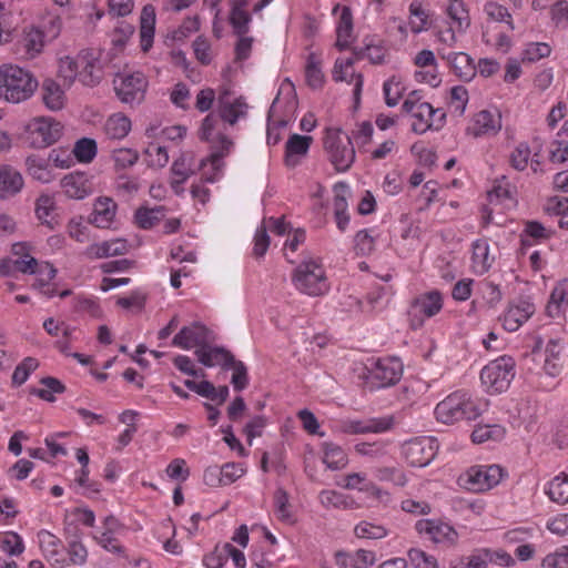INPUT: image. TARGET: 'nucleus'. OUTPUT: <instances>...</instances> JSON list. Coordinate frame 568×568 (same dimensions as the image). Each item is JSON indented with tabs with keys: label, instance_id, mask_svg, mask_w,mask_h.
<instances>
[{
	"label": "nucleus",
	"instance_id": "obj_1",
	"mask_svg": "<svg viewBox=\"0 0 568 568\" xmlns=\"http://www.w3.org/2000/svg\"><path fill=\"white\" fill-rule=\"evenodd\" d=\"M488 407V402L474 396L467 390L459 389L439 402L435 407V416L443 424H454L459 420H475Z\"/></svg>",
	"mask_w": 568,
	"mask_h": 568
},
{
	"label": "nucleus",
	"instance_id": "obj_2",
	"mask_svg": "<svg viewBox=\"0 0 568 568\" xmlns=\"http://www.w3.org/2000/svg\"><path fill=\"white\" fill-rule=\"evenodd\" d=\"M39 83L34 75L17 64L0 67V99L10 103H21L29 100Z\"/></svg>",
	"mask_w": 568,
	"mask_h": 568
},
{
	"label": "nucleus",
	"instance_id": "obj_3",
	"mask_svg": "<svg viewBox=\"0 0 568 568\" xmlns=\"http://www.w3.org/2000/svg\"><path fill=\"white\" fill-rule=\"evenodd\" d=\"M291 280L300 293L311 297L324 296L331 290V282L321 258H304L292 272Z\"/></svg>",
	"mask_w": 568,
	"mask_h": 568
},
{
	"label": "nucleus",
	"instance_id": "obj_4",
	"mask_svg": "<svg viewBox=\"0 0 568 568\" xmlns=\"http://www.w3.org/2000/svg\"><path fill=\"white\" fill-rule=\"evenodd\" d=\"M225 124L220 114L211 112L202 121L200 138L211 144L212 163L219 170L222 166V158L227 156L233 149V141L225 134Z\"/></svg>",
	"mask_w": 568,
	"mask_h": 568
},
{
	"label": "nucleus",
	"instance_id": "obj_5",
	"mask_svg": "<svg viewBox=\"0 0 568 568\" xmlns=\"http://www.w3.org/2000/svg\"><path fill=\"white\" fill-rule=\"evenodd\" d=\"M515 365L513 357L504 355L484 366L480 381L486 390L489 394L507 390L515 377Z\"/></svg>",
	"mask_w": 568,
	"mask_h": 568
},
{
	"label": "nucleus",
	"instance_id": "obj_6",
	"mask_svg": "<svg viewBox=\"0 0 568 568\" xmlns=\"http://www.w3.org/2000/svg\"><path fill=\"white\" fill-rule=\"evenodd\" d=\"M324 150L336 171H347L355 160V149L348 135L341 129H327L324 138Z\"/></svg>",
	"mask_w": 568,
	"mask_h": 568
},
{
	"label": "nucleus",
	"instance_id": "obj_7",
	"mask_svg": "<svg viewBox=\"0 0 568 568\" xmlns=\"http://www.w3.org/2000/svg\"><path fill=\"white\" fill-rule=\"evenodd\" d=\"M366 371V377L372 387L386 388L400 381L404 366L398 357L386 356L369 361Z\"/></svg>",
	"mask_w": 568,
	"mask_h": 568
},
{
	"label": "nucleus",
	"instance_id": "obj_8",
	"mask_svg": "<svg viewBox=\"0 0 568 568\" xmlns=\"http://www.w3.org/2000/svg\"><path fill=\"white\" fill-rule=\"evenodd\" d=\"M506 476L507 471L499 465H476L460 476V481L470 491L484 493L496 487Z\"/></svg>",
	"mask_w": 568,
	"mask_h": 568
},
{
	"label": "nucleus",
	"instance_id": "obj_9",
	"mask_svg": "<svg viewBox=\"0 0 568 568\" xmlns=\"http://www.w3.org/2000/svg\"><path fill=\"white\" fill-rule=\"evenodd\" d=\"M62 129V124L52 118H34L26 125L27 141L34 149L48 148L61 138Z\"/></svg>",
	"mask_w": 568,
	"mask_h": 568
},
{
	"label": "nucleus",
	"instance_id": "obj_10",
	"mask_svg": "<svg viewBox=\"0 0 568 568\" xmlns=\"http://www.w3.org/2000/svg\"><path fill=\"white\" fill-rule=\"evenodd\" d=\"M113 83L116 97L122 103L139 104L144 100L148 79L142 72L118 74Z\"/></svg>",
	"mask_w": 568,
	"mask_h": 568
},
{
	"label": "nucleus",
	"instance_id": "obj_11",
	"mask_svg": "<svg viewBox=\"0 0 568 568\" xmlns=\"http://www.w3.org/2000/svg\"><path fill=\"white\" fill-rule=\"evenodd\" d=\"M443 308V295L433 290L416 296L409 306L410 326L417 329L423 326L426 318L437 315Z\"/></svg>",
	"mask_w": 568,
	"mask_h": 568
},
{
	"label": "nucleus",
	"instance_id": "obj_12",
	"mask_svg": "<svg viewBox=\"0 0 568 568\" xmlns=\"http://www.w3.org/2000/svg\"><path fill=\"white\" fill-rule=\"evenodd\" d=\"M438 442L433 437H418L406 442L402 447L405 460L413 467H425L436 456Z\"/></svg>",
	"mask_w": 568,
	"mask_h": 568
},
{
	"label": "nucleus",
	"instance_id": "obj_13",
	"mask_svg": "<svg viewBox=\"0 0 568 568\" xmlns=\"http://www.w3.org/2000/svg\"><path fill=\"white\" fill-rule=\"evenodd\" d=\"M48 41L41 33V28L34 24L27 26L22 29L19 38L14 43V53L20 60H33L42 52Z\"/></svg>",
	"mask_w": 568,
	"mask_h": 568
},
{
	"label": "nucleus",
	"instance_id": "obj_14",
	"mask_svg": "<svg viewBox=\"0 0 568 568\" xmlns=\"http://www.w3.org/2000/svg\"><path fill=\"white\" fill-rule=\"evenodd\" d=\"M80 67V82L87 87L97 85L103 78L102 52L95 49H85L78 53Z\"/></svg>",
	"mask_w": 568,
	"mask_h": 568
},
{
	"label": "nucleus",
	"instance_id": "obj_15",
	"mask_svg": "<svg viewBox=\"0 0 568 568\" xmlns=\"http://www.w3.org/2000/svg\"><path fill=\"white\" fill-rule=\"evenodd\" d=\"M212 332L201 322H194L191 325L183 326L173 337L172 345L182 349H191L193 347H203L213 341Z\"/></svg>",
	"mask_w": 568,
	"mask_h": 568
},
{
	"label": "nucleus",
	"instance_id": "obj_16",
	"mask_svg": "<svg viewBox=\"0 0 568 568\" xmlns=\"http://www.w3.org/2000/svg\"><path fill=\"white\" fill-rule=\"evenodd\" d=\"M248 105L243 97H236L229 90H223L217 97V112L220 118L230 125H234L247 114Z\"/></svg>",
	"mask_w": 568,
	"mask_h": 568
},
{
	"label": "nucleus",
	"instance_id": "obj_17",
	"mask_svg": "<svg viewBox=\"0 0 568 568\" xmlns=\"http://www.w3.org/2000/svg\"><path fill=\"white\" fill-rule=\"evenodd\" d=\"M102 531L94 534L92 538L104 550L124 556L125 549L118 539V535L122 531L123 525L114 516H106L102 521Z\"/></svg>",
	"mask_w": 568,
	"mask_h": 568
},
{
	"label": "nucleus",
	"instance_id": "obj_18",
	"mask_svg": "<svg viewBox=\"0 0 568 568\" xmlns=\"http://www.w3.org/2000/svg\"><path fill=\"white\" fill-rule=\"evenodd\" d=\"M415 529L436 544L454 545L458 539V534L454 527L440 520L420 519L416 523Z\"/></svg>",
	"mask_w": 568,
	"mask_h": 568
},
{
	"label": "nucleus",
	"instance_id": "obj_19",
	"mask_svg": "<svg viewBox=\"0 0 568 568\" xmlns=\"http://www.w3.org/2000/svg\"><path fill=\"white\" fill-rule=\"evenodd\" d=\"M410 113L415 119L412 131L417 134H423L428 130H439L445 124V112L440 109H434L430 103L418 105V109Z\"/></svg>",
	"mask_w": 568,
	"mask_h": 568
},
{
	"label": "nucleus",
	"instance_id": "obj_20",
	"mask_svg": "<svg viewBox=\"0 0 568 568\" xmlns=\"http://www.w3.org/2000/svg\"><path fill=\"white\" fill-rule=\"evenodd\" d=\"M535 305L527 298H519L509 304L507 311L499 318L503 327L508 332L517 331L535 313Z\"/></svg>",
	"mask_w": 568,
	"mask_h": 568
},
{
	"label": "nucleus",
	"instance_id": "obj_21",
	"mask_svg": "<svg viewBox=\"0 0 568 568\" xmlns=\"http://www.w3.org/2000/svg\"><path fill=\"white\" fill-rule=\"evenodd\" d=\"M393 425V416H383L366 420H347L343 423L342 432L345 434L384 433L389 430Z\"/></svg>",
	"mask_w": 568,
	"mask_h": 568
},
{
	"label": "nucleus",
	"instance_id": "obj_22",
	"mask_svg": "<svg viewBox=\"0 0 568 568\" xmlns=\"http://www.w3.org/2000/svg\"><path fill=\"white\" fill-rule=\"evenodd\" d=\"M468 130L475 138L494 136L501 130V115L488 110L479 111Z\"/></svg>",
	"mask_w": 568,
	"mask_h": 568
},
{
	"label": "nucleus",
	"instance_id": "obj_23",
	"mask_svg": "<svg viewBox=\"0 0 568 568\" xmlns=\"http://www.w3.org/2000/svg\"><path fill=\"white\" fill-rule=\"evenodd\" d=\"M267 223L268 224L266 225V221L264 220L263 223L256 229L253 239V255L255 257L264 256L270 246V236L267 234V229H270L277 235L284 234V215L277 219L270 217Z\"/></svg>",
	"mask_w": 568,
	"mask_h": 568
},
{
	"label": "nucleus",
	"instance_id": "obj_24",
	"mask_svg": "<svg viewBox=\"0 0 568 568\" xmlns=\"http://www.w3.org/2000/svg\"><path fill=\"white\" fill-rule=\"evenodd\" d=\"M313 138L293 133L286 140V168L300 165L307 156Z\"/></svg>",
	"mask_w": 568,
	"mask_h": 568
},
{
	"label": "nucleus",
	"instance_id": "obj_25",
	"mask_svg": "<svg viewBox=\"0 0 568 568\" xmlns=\"http://www.w3.org/2000/svg\"><path fill=\"white\" fill-rule=\"evenodd\" d=\"M195 355L202 365L206 367L221 366L223 369L230 368V364H232L234 357L226 348L221 346H210L209 344L196 348Z\"/></svg>",
	"mask_w": 568,
	"mask_h": 568
},
{
	"label": "nucleus",
	"instance_id": "obj_26",
	"mask_svg": "<svg viewBox=\"0 0 568 568\" xmlns=\"http://www.w3.org/2000/svg\"><path fill=\"white\" fill-rule=\"evenodd\" d=\"M64 194L74 200H82L91 194L92 183L83 172H72L61 180Z\"/></svg>",
	"mask_w": 568,
	"mask_h": 568
},
{
	"label": "nucleus",
	"instance_id": "obj_27",
	"mask_svg": "<svg viewBox=\"0 0 568 568\" xmlns=\"http://www.w3.org/2000/svg\"><path fill=\"white\" fill-rule=\"evenodd\" d=\"M450 65L454 74L462 81L468 82L474 79L477 72V67L474 59L465 52H450L443 55Z\"/></svg>",
	"mask_w": 568,
	"mask_h": 568
},
{
	"label": "nucleus",
	"instance_id": "obj_28",
	"mask_svg": "<svg viewBox=\"0 0 568 568\" xmlns=\"http://www.w3.org/2000/svg\"><path fill=\"white\" fill-rule=\"evenodd\" d=\"M23 184V178L18 170L0 164V199L14 196L22 190Z\"/></svg>",
	"mask_w": 568,
	"mask_h": 568
},
{
	"label": "nucleus",
	"instance_id": "obj_29",
	"mask_svg": "<svg viewBox=\"0 0 568 568\" xmlns=\"http://www.w3.org/2000/svg\"><path fill=\"white\" fill-rule=\"evenodd\" d=\"M322 462L331 470H341L348 465V456L344 448L331 440L321 443Z\"/></svg>",
	"mask_w": 568,
	"mask_h": 568
},
{
	"label": "nucleus",
	"instance_id": "obj_30",
	"mask_svg": "<svg viewBox=\"0 0 568 568\" xmlns=\"http://www.w3.org/2000/svg\"><path fill=\"white\" fill-rule=\"evenodd\" d=\"M38 540L43 556L51 565L62 566L65 564V559L60 550L61 541L55 535L43 529L38 532Z\"/></svg>",
	"mask_w": 568,
	"mask_h": 568
},
{
	"label": "nucleus",
	"instance_id": "obj_31",
	"mask_svg": "<svg viewBox=\"0 0 568 568\" xmlns=\"http://www.w3.org/2000/svg\"><path fill=\"white\" fill-rule=\"evenodd\" d=\"M155 32V9L151 4L143 7L140 16V43L143 52H148L153 44Z\"/></svg>",
	"mask_w": 568,
	"mask_h": 568
},
{
	"label": "nucleus",
	"instance_id": "obj_32",
	"mask_svg": "<svg viewBox=\"0 0 568 568\" xmlns=\"http://www.w3.org/2000/svg\"><path fill=\"white\" fill-rule=\"evenodd\" d=\"M37 219L50 230H54L59 225L57 204L54 197L49 194H41L36 201Z\"/></svg>",
	"mask_w": 568,
	"mask_h": 568
},
{
	"label": "nucleus",
	"instance_id": "obj_33",
	"mask_svg": "<svg viewBox=\"0 0 568 568\" xmlns=\"http://www.w3.org/2000/svg\"><path fill=\"white\" fill-rule=\"evenodd\" d=\"M132 122L121 112L111 114L104 122L103 132L110 140H122L131 131Z\"/></svg>",
	"mask_w": 568,
	"mask_h": 568
},
{
	"label": "nucleus",
	"instance_id": "obj_34",
	"mask_svg": "<svg viewBox=\"0 0 568 568\" xmlns=\"http://www.w3.org/2000/svg\"><path fill=\"white\" fill-rule=\"evenodd\" d=\"M116 204L110 197H100L94 203L91 223L97 227L106 229L113 222Z\"/></svg>",
	"mask_w": 568,
	"mask_h": 568
},
{
	"label": "nucleus",
	"instance_id": "obj_35",
	"mask_svg": "<svg viewBox=\"0 0 568 568\" xmlns=\"http://www.w3.org/2000/svg\"><path fill=\"white\" fill-rule=\"evenodd\" d=\"M473 270L476 274L483 275L491 267L494 257L489 254V244L487 240H476L473 243Z\"/></svg>",
	"mask_w": 568,
	"mask_h": 568
},
{
	"label": "nucleus",
	"instance_id": "obj_36",
	"mask_svg": "<svg viewBox=\"0 0 568 568\" xmlns=\"http://www.w3.org/2000/svg\"><path fill=\"white\" fill-rule=\"evenodd\" d=\"M42 100L48 109L58 111L64 106L65 94L59 83L52 79H45L42 82Z\"/></svg>",
	"mask_w": 568,
	"mask_h": 568
},
{
	"label": "nucleus",
	"instance_id": "obj_37",
	"mask_svg": "<svg viewBox=\"0 0 568 568\" xmlns=\"http://www.w3.org/2000/svg\"><path fill=\"white\" fill-rule=\"evenodd\" d=\"M37 272H38L37 258H28V260L2 258V260H0V275L1 276H13L16 273L36 274Z\"/></svg>",
	"mask_w": 568,
	"mask_h": 568
},
{
	"label": "nucleus",
	"instance_id": "obj_38",
	"mask_svg": "<svg viewBox=\"0 0 568 568\" xmlns=\"http://www.w3.org/2000/svg\"><path fill=\"white\" fill-rule=\"evenodd\" d=\"M353 32V14L348 7L341 9V16L336 27V47L339 50L348 48Z\"/></svg>",
	"mask_w": 568,
	"mask_h": 568
},
{
	"label": "nucleus",
	"instance_id": "obj_39",
	"mask_svg": "<svg viewBox=\"0 0 568 568\" xmlns=\"http://www.w3.org/2000/svg\"><path fill=\"white\" fill-rule=\"evenodd\" d=\"M447 16L455 23L456 31L465 33L470 27L468 9L463 0H448Z\"/></svg>",
	"mask_w": 568,
	"mask_h": 568
},
{
	"label": "nucleus",
	"instance_id": "obj_40",
	"mask_svg": "<svg viewBox=\"0 0 568 568\" xmlns=\"http://www.w3.org/2000/svg\"><path fill=\"white\" fill-rule=\"evenodd\" d=\"M245 0H234L230 14V23L237 36H245L248 32L251 17L245 10Z\"/></svg>",
	"mask_w": 568,
	"mask_h": 568
},
{
	"label": "nucleus",
	"instance_id": "obj_41",
	"mask_svg": "<svg viewBox=\"0 0 568 568\" xmlns=\"http://www.w3.org/2000/svg\"><path fill=\"white\" fill-rule=\"evenodd\" d=\"M321 64V58L316 53L311 52L305 65V78L307 85L312 89H321L325 82Z\"/></svg>",
	"mask_w": 568,
	"mask_h": 568
},
{
	"label": "nucleus",
	"instance_id": "obj_42",
	"mask_svg": "<svg viewBox=\"0 0 568 568\" xmlns=\"http://www.w3.org/2000/svg\"><path fill=\"white\" fill-rule=\"evenodd\" d=\"M282 85L278 89V93L276 98L274 99L267 116V144L275 145L281 141V132L282 128L284 126V120L282 118H278L277 120L274 119L276 110H277V103L280 102V93H281Z\"/></svg>",
	"mask_w": 568,
	"mask_h": 568
},
{
	"label": "nucleus",
	"instance_id": "obj_43",
	"mask_svg": "<svg viewBox=\"0 0 568 568\" xmlns=\"http://www.w3.org/2000/svg\"><path fill=\"white\" fill-rule=\"evenodd\" d=\"M320 503L327 509L336 508V509H348L352 508L355 501L336 490L324 489L318 495Z\"/></svg>",
	"mask_w": 568,
	"mask_h": 568
},
{
	"label": "nucleus",
	"instance_id": "obj_44",
	"mask_svg": "<svg viewBox=\"0 0 568 568\" xmlns=\"http://www.w3.org/2000/svg\"><path fill=\"white\" fill-rule=\"evenodd\" d=\"M552 235L554 231L546 229L541 223L537 221H527L525 223V229L521 234V244L523 246H530L532 244L526 237H530L536 242H541L549 240Z\"/></svg>",
	"mask_w": 568,
	"mask_h": 568
},
{
	"label": "nucleus",
	"instance_id": "obj_45",
	"mask_svg": "<svg viewBox=\"0 0 568 568\" xmlns=\"http://www.w3.org/2000/svg\"><path fill=\"white\" fill-rule=\"evenodd\" d=\"M405 91L406 88L402 78L398 75H392L383 84L385 103L390 108L397 105Z\"/></svg>",
	"mask_w": 568,
	"mask_h": 568
},
{
	"label": "nucleus",
	"instance_id": "obj_46",
	"mask_svg": "<svg viewBox=\"0 0 568 568\" xmlns=\"http://www.w3.org/2000/svg\"><path fill=\"white\" fill-rule=\"evenodd\" d=\"M546 494L557 504L568 503V475L561 473L549 481Z\"/></svg>",
	"mask_w": 568,
	"mask_h": 568
},
{
	"label": "nucleus",
	"instance_id": "obj_47",
	"mask_svg": "<svg viewBox=\"0 0 568 568\" xmlns=\"http://www.w3.org/2000/svg\"><path fill=\"white\" fill-rule=\"evenodd\" d=\"M505 433V428L498 424L477 425L471 433V439L477 444L487 440H500L504 438Z\"/></svg>",
	"mask_w": 568,
	"mask_h": 568
},
{
	"label": "nucleus",
	"instance_id": "obj_48",
	"mask_svg": "<svg viewBox=\"0 0 568 568\" xmlns=\"http://www.w3.org/2000/svg\"><path fill=\"white\" fill-rule=\"evenodd\" d=\"M194 166L195 165L193 155L189 153H183L172 163V178L187 181V179L195 173Z\"/></svg>",
	"mask_w": 568,
	"mask_h": 568
},
{
	"label": "nucleus",
	"instance_id": "obj_49",
	"mask_svg": "<svg viewBox=\"0 0 568 568\" xmlns=\"http://www.w3.org/2000/svg\"><path fill=\"white\" fill-rule=\"evenodd\" d=\"M22 537L16 531H4L0 534V549L11 556H20L24 551Z\"/></svg>",
	"mask_w": 568,
	"mask_h": 568
},
{
	"label": "nucleus",
	"instance_id": "obj_50",
	"mask_svg": "<svg viewBox=\"0 0 568 568\" xmlns=\"http://www.w3.org/2000/svg\"><path fill=\"white\" fill-rule=\"evenodd\" d=\"M164 217V207L156 206L153 209L141 207L135 212L136 224L144 230L152 229Z\"/></svg>",
	"mask_w": 568,
	"mask_h": 568
},
{
	"label": "nucleus",
	"instance_id": "obj_51",
	"mask_svg": "<svg viewBox=\"0 0 568 568\" xmlns=\"http://www.w3.org/2000/svg\"><path fill=\"white\" fill-rule=\"evenodd\" d=\"M29 174L41 183H50L53 180L49 164L44 159L29 156L27 159Z\"/></svg>",
	"mask_w": 568,
	"mask_h": 568
},
{
	"label": "nucleus",
	"instance_id": "obj_52",
	"mask_svg": "<svg viewBox=\"0 0 568 568\" xmlns=\"http://www.w3.org/2000/svg\"><path fill=\"white\" fill-rule=\"evenodd\" d=\"M354 54L356 60L368 59L373 64H382L385 59L386 49L382 44L368 42L364 47L354 48Z\"/></svg>",
	"mask_w": 568,
	"mask_h": 568
},
{
	"label": "nucleus",
	"instance_id": "obj_53",
	"mask_svg": "<svg viewBox=\"0 0 568 568\" xmlns=\"http://www.w3.org/2000/svg\"><path fill=\"white\" fill-rule=\"evenodd\" d=\"M561 307H568V281H562L554 287L547 312L554 316V312L558 313Z\"/></svg>",
	"mask_w": 568,
	"mask_h": 568
},
{
	"label": "nucleus",
	"instance_id": "obj_54",
	"mask_svg": "<svg viewBox=\"0 0 568 568\" xmlns=\"http://www.w3.org/2000/svg\"><path fill=\"white\" fill-rule=\"evenodd\" d=\"M37 27L41 28V33L50 42L59 37L62 29V20L59 14L48 13Z\"/></svg>",
	"mask_w": 568,
	"mask_h": 568
},
{
	"label": "nucleus",
	"instance_id": "obj_55",
	"mask_svg": "<svg viewBox=\"0 0 568 568\" xmlns=\"http://www.w3.org/2000/svg\"><path fill=\"white\" fill-rule=\"evenodd\" d=\"M40 383L43 388L36 389L34 394L47 402H53L54 394H62L65 390V386L54 377H43Z\"/></svg>",
	"mask_w": 568,
	"mask_h": 568
},
{
	"label": "nucleus",
	"instance_id": "obj_56",
	"mask_svg": "<svg viewBox=\"0 0 568 568\" xmlns=\"http://www.w3.org/2000/svg\"><path fill=\"white\" fill-rule=\"evenodd\" d=\"M97 150L93 139L82 138L77 141L72 152L79 162L90 163L95 158Z\"/></svg>",
	"mask_w": 568,
	"mask_h": 568
},
{
	"label": "nucleus",
	"instance_id": "obj_57",
	"mask_svg": "<svg viewBox=\"0 0 568 568\" xmlns=\"http://www.w3.org/2000/svg\"><path fill=\"white\" fill-rule=\"evenodd\" d=\"M148 165L155 169L164 168L169 162V153L166 148L156 143H151L145 150Z\"/></svg>",
	"mask_w": 568,
	"mask_h": 568
},
{
	"label": "nucleus",
	"instance_id": "obj_58",
	"mask_svg": "<svg viewBox=\"0 0 568 568\" xmlns=\"http://www.w3.org/2000/svg\"><path fill=\"white\" fill-rule=\"evenodd\" d=\"M375 477L381 481H390L395 486L404 487L407 484L405 473L396 467H379L375 469Z\"/></svg>",
	"mask_w": 568,
	"mask_h": 568
},
{
	"label": "nucleus",
	"instance_id": "obj_59",
	"mask_svg": "<svg viewBox=\"0 0 568 568\" xmlns=\"http://www.w3.org/2000/svg\"><path fill=\"white\" fill-rule=\"evenodd\" d=\"M67 554L69 556V565L83 566L88 560V549L80 541L79 538L70 540L67 547Z\"/></svg>",
	"mask_w": 568,
	"mask_h": 568
},
{
	"label": "nucleus",
	"instance_id": "obj_60",
	"mask_svg": "<svg viewBox=\"0 0 568 568\" xmlns=\"http://www.w3.org/2000/svg\"><path fill=\"white\" fill-rule=\"evenodd\" d=\"M112 160L116 169L125 170L138 162L139 153L129 148L115 149L112 152Z\"/></svg>",
	"mask_w": 568,
	"mask_h": 568
},
{
	"label": "nucleus",
	"instance_id": "obj_61",
	"mask_svg": "<svg viewBox=\"0 0 568 568\" xmlns=\"http://www.w3.org/2000/svg\"><path fill=\"white\" fill-rule=\"evenodd\" d=\"M551 47L546 42H530L526 45L523 52V60L528 62H536L540 59L549 57Z\"/></svg>",
	"mask_w": 568,
	"mask_h": 568
},
{
	"label": "nucleus",
	"instance_id": "obj_62",
	"mask_svg": "<svg viewBox=\"0 0 568 568\" xmlns=\"http://www.w3.org/2000/svg\"><path fill=\"white\" fill-rule=\"evenodd\" d=\"M80 67L78 65V55L75 58L63 57L59 61V74L69 83L77 78L80 80Z\"/></svg>",
	"mask_w": 568,
	"mask_h": 568
},
{
	"label": "nucleus",
	"instance_id": "obj_63",
	"mask_svg": "<svg viewBox=\"0 0 568 568\" xmlns=\"http://www.w3.org/2000/svg\"><path fill=\"white\" fill-rule=\"evenodd\" d=\"M354 248L357 255L367 256L375 247V239L368 230H361L354 239Z\"/></svg>",
	"mask_w": 568,
	"mask_h": 568
},
{
	"label": "nucleus",
	"instance_id": "obj_64",
	"mask_svg": "<svg viewBox=\"0 0 568 568\" xmlns=\"http://www.w3.org/2000/svg\"><path fill=\"white\" fill-rule=\"evenodd\" d=\"M407 555L415 568H437V559L422 549L412 548Z\"/></svg>",
	"mask_w": 568,
	"mask_h": 568
}]
</instances>
